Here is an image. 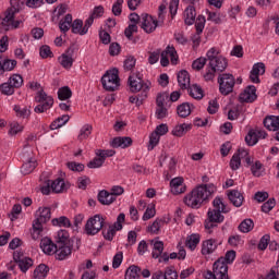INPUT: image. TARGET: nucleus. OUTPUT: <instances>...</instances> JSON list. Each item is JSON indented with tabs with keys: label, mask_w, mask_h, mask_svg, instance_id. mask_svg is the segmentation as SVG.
Returning a JSON list of instances; mask_svg holds the SVG:
<instances>
[{
	"label": "nucleus",
	"mask_w": 279,
	"mask_h": 279,
	"mask_svg": "<svg viewBox=\"0 0 279 279\" xmlns=\"http://www.w3.org/2000/svg\"><path fill=\"white\" fill-rule=\"evenodd\" d=\"M150 245H153V258H160V256H162V252H165V243L159 239H154L150 241Z\"/></svg>",
	"instance_id": "nucleus-26"
},
{
	"label": "nucleus",
	"mask_w": 279,
	"mask_h": 279,
	"mask_svg": "<svg viewBox=\"0 0 279 279\" xmlns=\"http://www.w3.org/2000/svg\"><path fill=\"white\" fill-rule=\"evenodd\" d=\"M129 88L131 93H146V95H149V90H151V82L143 81V78L136 75H131L129 76Z\"/></svg>",
	"instance_id": "nucleus-4"
},
{
	"label": "nucleus",
	"mask_w": 279,
	"mask_h": 279,
	"mask_svg": "<svg viewBox=\"0 0 279 279\" xmlns=\"http://www.w3.org/2000/svg\"><path fill=\"white\" fill-rule=\"evenodd\" d=\"M111 147H114V148H121V149H125L128 147H131L132 145V137H128V136H124V137H116L111 141L110 143Z\"/></svg>",
	"instance_id": "nucleus-24"
},
{
	"label": "nucleus",
	"mask_w": 279,
	"mask_h": 279,
	"mask_svg": "<svg viewBox=\"0 0 279 279\" xmlns=\"http://www.w3.org/2000/svg\"><path fill=\"white\" fill-rule=\"evenodd\" d=\"M223 211H219L217 209H209L207 215L208 219L211 223H223V215H221Z\"/></svg>",
	"instance_id": "nucleus-36"
},
{
	"label": "nucleus",
	"mask_w": 279,
	"mask_h": 279,
	"mask_svg": "<svg viewBox=\"0 0 279 279\" xmlns=\"http://www.w3.org/2000/svg\"><path fill=\"white\" fill-rule=\"evenodd\" d=\"M213 271L217 279H230L228 277V264L225 263L223 257L214 263Z\"/></svg>",
	"instance_id": "nucleus-13"
},
{
	"label": "nucleus",
	"mask_w": 279,
	"mask_h": 279,
	"mask_svg": "<svg viewBox=\"0 0 279 279\" xmlns=\"http://www.w3.org/2000/svg\"><path fill=\"white\" fill-rule=\"evenodd\" d=\"M193 129L192 124L189 123H181L173 126L171 134L172 136H177L178 138H182L186 132H191Z\"/></svg>",
	"instance_id": "nucleus-23"
},
{
	"label": "nucleus",
	"mask_w": 279,
	"mask_h": 279,
	"mask_svg": "<svg viewBox=\"0 0 279 279\" xmlns=\"http://www.w3.org/2000/svg\"><path fill=\"white\" fill-rule=\"evenodd\" d=\"M214 204V210H218L220 213H230V209L226 206L223 203V198L221 197H216L213 202Z\"/></svg>",
	"instance_id": "nucleus-52"
},
{
	"label": "nucleus",
	"mask_w": 279,
	"mask_h": 279,
	"mask_svg": "<svg viewBox=\"0 0 279 279\" xmlns=\"http://www.w3.org/2000/svg\"><path fill=\"white\" fill-rule=\"evenodd\" d=\"M167 101H169V93L163 92L157 95V99H156L157 106L166 107Z\"/></svg>",
	"instance_id": "nucleus-60"
},
{
	"label": "nucleus",
	"mask_w": 279,
	"mask_h": 279,
	"mask_svg": "<svg viewBox=\"0 0 279 279\" xmlns=\"http://www.w3.org/2000/svg\"><path fill=\"white\" fill-rule=\"evenodd\" d=\"M14 89L15 88L10 84L9 81L0 85L1 95H5L7 97L14 95Z\"/></svg>",
	"instance_id": "nucleus-55"
},
{
	"label": "nucleus",
	"mask_w": 279,
	"mask_h": 279,
	"mask_svg": "<svg viewBox=\"0 0 279 279\" xmlns=\"http://www.w3.org/2000/svg\"><path fill=\"white\" fill-rule=\"evenodd\" d=\"M206 62H207L206 58L199 57L193 61L192 69H194V71H202V69L206 66Z\"/></svg>",
	"instance_id": "nucleus-59"
},
{
	"label": "nucleus",
	"mask_w": 279,
	"mask_h": 279,
	"mask_svg": "<svg viewBox=\"0 0 279 279\" xmlns=\"http://www.w3.org/2000/svg\"><path fill=\"white\" fill-rule=\"evenodd\" d=\"M37 165L38 163L36 162V159H34V157L28 155L26 162H24L22 166L21 172L24 175H27V174L32 173V171H34V169H36Z\"/></svg>",
	"instance_id": "nucleus-33"
},
{
	"label": "nucleus",
	"mask_w": 279,
	"mask_h": 279,
	"mask_svg": "<svg viewBox=\"0 0 279 279\" xmlns=\"http://www.w3.org/2000/svg\"><path fill=\"white\" fill-rule=\"evenodd\" d=\"M23 130H24L23 124H21L19 122H11L9 134H10V136H16V134H21V132H23Z\"/></svg>",
	"instance_id": "nucleus-57"
},
{
	"label": "nucleus",
	"mask_w": 279,
	"mask_h": 279,
	"mask_svg": "<svg viewBox=\"0 0 279 279\" xmlns=\"http://www.w3.org/2000/svg\"><path fill=\"white\" fill-rule=\"evenodd\" d=\"M264 125L270 132H276L279 130V116H269L264 120Z\"/></svg>",
	"instance_id": "nucleus-29"
},
{
	"label": "nucleus",
	"mask_w": 279,
	"mask_h": 279,
	"mask_svg": "<svg viewBox=\"0 0 279 279\" xmlns=\"http://www.w3.org/2000/svg\"><path fill=\"white\" fill-rule=\"evenodd\" d=\"M199 241H202L199 233H192L191 235H187L185 246L187 250H191V252H195L197 245H199Z\"/></svg>",
	"instance_id": "nucleus-27"
},
{
	"label": "nucleus",
	"mask_w": 279,
	"mask_h": 279,
	"mask_svg": "<svg viewBox=\"0 0 279 279\" xmlns=\"http://www.w3.org/2000/svg\"><path fill=\"white\" fill-rule=\"evenodd\" d=\"M54 239L57 243H61V245H69V239H70L69 231L63 229L59 230L56 233Z\"/></svg>",
	"instance_id": "nucleus-42"
},
{
	"label": "nucleus",
	"mask_w": 279,
	"mask_h": 279,
	"mask_svg": "<svg viewBox=\"0 0 279 279\" xmlns=\"http://www.w3.org/2000/svg\"><path fill=\"white\" fill-rule=\"evenodd\" d=\"M123 223H125V214H120L117 217V221L104 232L106 241H112V239H114V234L120 230H123Z\"/></svg>",
	"instance_id": "nucleus-8"
},
{
	"label": "nucleus",
	"mask_w": 279,
	"mask_h": 279,
	"mask_svg": "<svg viewBox=\"0 0 279 279\" xmlns=\"http://www.w3.org/2000/svg\"><path fill=\"white\" fill-rule=\"evenodd\" d=\"M73 23V16L71 14H66L63 20L60 21L59 27L61 32H69L71 29V25Z\"/></svg>",
	"instance_id": "nucleus-49"
},
{
	"label": "nucleus",
	"mask_w": 279,
	"mask_h": 279,
	"mask_svg": "<svg viewBox=\"0 0 279 279\" xmlns=\"http://www.w3.org/2000/svg\"><path fill=\"white\" fill-rule=\"evenodd\" d=\"M23 5H25L24 0H11V8L8 10V12H13V14H16V12H21V10H23Z\"/></svg>",
	"instance_id": "nucleus-56"
},
{
	"label": "nucleus",
	"mask_w": 279,
	"mask_h": 279,
	"mask_svg": "<svg viewBox=\"0 0 279 279\" xmlns=\"http://www.w3.org/2000/svg\"><path fill=\"white\" fill-rule=\"evenodd\" d=\"M216 192L217 187L215 184L198 185L183 197V204L187 206V208L198 210V208L204 206V204H206V202H208Z\"/></svg>",
	"instance_id": "nucleus-1"
},
{
	"label": "nucleus",
	"mask_w": 279,
	"mask_h": 279,
	"mask_svg": "<svg viewBox=\"0 0 279 279\" xmlns=\"http://www.w3.org/2000/svg\"><path fill=\"white\" fill-rule=\"evenodd\" d=\"M158 23H161L160 20H156V17L149 14H142L141 16L142 29H144L146 34H151L153 32H156Z\"/></svg>",
	"instance_id": "nucleus-10"
},
{
	"label": "nucleus",
	"mask_w": 279,
	"mask_h": 279,
	"mask_svg": "<svg viewBox=\"0 0 279 279\" xmlns=\"http://www.w3.org/2000/svg\"><path fill=\"white\" fill-rule=\"evenodd\" d=\"M9 84L14 88L23 86V76L21 74H13L9 77Z\"/></svg>",
	"instance_id": "nucleus-53"
},
{
	"label": "nucleus",
	"mask_w": 279,
	"mask_h": 279,
	"mask_svg": "<svg viewBox=\"0 0 279 279\" xmlns=\"http://www.w3.org/2000/svg\"><path fill=\"white\" fill-rule=\"evenodd\" d=\"M37 223H49L51 221V208L41 206L34 213V220Z\"/></svg>",
	"instance_id": "nucleus-12"
},
{
	"label": "nucleus",
	"mask_w": 279,
	"mask_h": 279,
	"mask_svg": "<svg viewBox=\"0 0 279 279\" xmlns=\"http://www.w3.org/2000/svg\"><path fill=\"white\" fill-rule=\"evenodd\" d=\"M193 112V105L189 102H183L177 107V113L181 119H186Z\"/></svg>",
	"instance_id": "nucleus-34"
},
{
	"label": "nucleus",
	"mask_w": 279,
	"mask_h": 279,
	"mask_svg": "<svg viewBox=\"0 0 279 279\" xmlns=\"http://www.w3.org/2000/svg\"><path fill=\"white\" fill-rule=\"evenodd\" d=\"M14 112L16 117L20 119H29V116L32 114V111L27 107H21L19 105L14 106Z\"/></svg>",
	"instance_id": "nucleus-45"
},
{
	"label": "nucleus",
	"mask_w": 279,
	"mask_h": 279,
	"mask_svg": "<svg viewBox=\"0 0 279 279\" xmlns=\"http://www.w3.org/2000/svg\"><path fill=\"white\" fill-rule=\"evenodd\" d=\"M245 142L251 147H253V145H256V143H258V135L256 134L255 129H252L248 131L247 135L245 136Z\"/></svg>",
	"instance_id": "nucleus-54"
},
{
	"label": "nucleus",
	"mask_w": 279,
	"mask_h": 279,
	"mask_svg": "<svg viewBox=\"0 0 279 279\" xmlns=\"http://www.w3.org/2000/svg\"><path fill=\"white\" fill-rule=\"evenodd\" d=\"M240 101L252 104L256 99V86L250 85L239 96Z\"/></svg>",
	"instance_id": "nucleus-17"
},
{
	"label": "nucleus",
	"mask_w": 279,
	"mask_h": 279,
	"mask_svg": "<svg viewBox=\"0 0 279 279\" xmlns=\"http://www.w3.org/2000/svg\"><path fill=\"white\" fill-rule=\"evenodd\" d=\"M93 134V125L84 124L77 135V141H86Z\"/></svg>",
	"instance_id": "nucleus-43"
},
{
	"label": "nucleus",
	"mask_w": 279,
	"mask_h": 279,
	"mask_svg": "<svg viewBox=\"0 0 279 279\" xmlns=\"http://www.w3.org/2000/svg\"><path fill=\"white\" fill-rule=\"evenodd\" d=\"M69 119H71V117H69V114H63L62 117H59L57 120H54L50 124V130H58V129L66 125V123H69Z\"/></svg>",
	"instance_id": "nucleus-44"
},
{
	"label": "nucleus",
	"mask_w": 279,
	"mask_h": 279,
	"mask_svg": "<svg viewBox=\"0 0 279 279\" xmlns=\"http://www.w3.org/2000/svg\"><path fill=\"white\" fill-rule=\"evenodd\" d=\"M125 279H141V267L130 266L125 271Z\"/></svg>",
	"instance_id": "nucleus-37"
},
{
	"label": "nucleus",
	"mask_w": 279,
	"mask_h": 279,
	"mask_svg": "<svg viewBox=\"0 0 279 279\" xmlns=\"http://www.w3.org/2000/svg\"><path fill=\"white\" fill-rule=\"evenodd\" d=\"M105 219L101 215H95L90 217L85 225V233L89 236H95V234H99L101 232V228H104Z\"/></svg>",
	"instance_id": "nucleus-6"
},
{
	"label": "nucleus",
	"mask_w": 279,
	"mask_h": 279,
	"mask_svg": "<svg viewBox=\"0 0 279 279\" xmlns=\"http://www.w3.org/2000/svg\"><path fill=\"white\" fill-rule=\"evenodd\" d=\"M154 217H156V205L151 203L146 207L142 219L143 221H149V219H154Z\"/></svg>",
	"instance_id": "nucleus-51"
},
{
	"label": "nucleus",
	"mask_w": 279,
	"mask_h": 279,
	"mask_svg": "<svg viewBox=\"0 0 279 279\" xmlns=\"http://www.w3.org/2000/svg\"><path fill=\"white\" fill-rule=\"evenodd\" d=\"M242 160H244L246 165H252V157L250 156V151L243 148L234 153L230 160V168L232 169V171H236L241 168Z\"/></svg>",
	"instance_id": "nucleus-7"
},
{
	"label": "nucleus",
	"mask_w": 279,
	"mask_h": 279,
	"mask_svg": "<svg viewBox=\"0 0 279 279\" xmlns=\"http://www.w3.org/2000/svg\"><path fill=\"white\" fill-rule=\"evenodd\" d=\"M159 143L160 136L153 131V133L149 136L148 151H151V149H154V147H156Z\"/></svg>",
	"instance_id": "nucleus-61"
},
{
	"label": "nucleus",
	"mask_w": 279,
	"mask_h": 279,
	"mask_svg": "<svg viewBox=\"0 0 279 279\" xmlns=\"http://www.w3.org/2000/svg\"><path fill=\"white\" fill-rule=\"evenodd\" d=\"M101 84L105 90H109L110 93L118 90L121 86V78H119V70H108L101 77Z\"/></svg>",
	"instance_id": "nucleus-2"
},
{
	"label": "nucleus",
	"mask_w": 279,
	"mask_h": 279,
	"mask_svg": "<svg viewBox=\"0 0 279 279\" xmlns=\"http://www.w3.org/2000/svg\"><path fill=\"white\" fill-rule=\"evenodd\" d=\"M58 62L63 69H71V66H73V62H75V60L73 59V50H68L62 53L58 58Z\"/></svg>",
	"instance_id": "nucleus-21"
},
{
	"label": "nucleus",
	"mask_w": 279,
	"mask_h": 279,
	"mask_svg": "<svg viewBox=\"0 0 279 279\" xmlns=\"http://www.w3.org/2000/svg\"><path fill=\"white\" fill-rule=\"evenodd\" d=\"M155 117L157 119H167V117H169V109H167V107L157 106Z\"/></svg>",
	"instance_id": "nucleus-62"
},
{
	"label": "nucleus",
	"mask_w": 279,
	"mask_h": 279,
	"mask_svg": "<svg viewBox=\"0 0 279 279\" xmlns=\"http://www.w3.org/2000/svg\"><path fill=\"white\" fill-rule=\"evenodd\" d=\"M54 254L58 260H64L71 256V246L69 244H61V246L56 248Z\"/></svg>",
	"instance_id": "nucleus-31"
},
{
	"label": "nucleus",
	"mask_w": 279,
	"mask_h": 279,
	"mask_svg": "<svg viewBox=\"0 0 279 279\" xmlns=\"http://www.w3.org/2000/svg\"><path fill=\"white\" fill-rule=\"evenodd\" d=\"M40 250L41 252H44V254H47L48 256H53V254H56L57 245L51 239L46 236L43 238L40 241Z\"/></svg>",
	"instance_id": "nucleus-19"
},
{
	"label": "nucleus",
	"mask_w": 279,
	"mask_h": 279,
	"mask_svg": "<svg viewBox=\"0 0 279 279\" xmlns=\"http://www.w3.org/2000/svg\"><path fill=\"white\" fill-rule=\"evenodd\" d=\"M169 60L171 64H178L179 57L175 48L168 46L167 49L161 52L160 64L161 66H169Z\"/></svg>",
	"instance_id": "nucleus-11"
},
{
	"label": "nucleus",
	"mask_w": 279,
	"mask_h": 279,
	"mask_svg": "<svg viewBox=\"0 0 279 279\" xmlns=\"http://www.w3.org/2000/svg\"><path fill=\"white\" fill-rule=\"evenodd\" d=\"M90 25H93V20H86L85 24L82 20H75L72 24L73 34H80V36H84L88 34V29H90Z\"/></svg>",
	"instance_id": "nucleus-14"
},
{
	"label": "nucleus",
	"mask_w": 279,
	"mask_h": 279,
	"mask_svg": "<svg viewBox=\"0 0 279 279\" xmlns=\"http://www.w3.org/2000/svg\"><path fill=\"white\" fill-rule=\"evenodd\" d=\"M98 202L104 206H110V204H114V202H117V197H113L111 192L102 190L98 193Z\"/></svg>",
	"instance_id": "nucleus-28"
},
{
	"label": "nucleus",
	"mask_w": 279,
	"mask_h": 279,
	"mask_svg": "<svg viewBox=\"0 0 279 279\" xmlns=\"http://www.w3.org/2000/svg\"><path fill=\"white\" fill-rule=\"evenodd\" d=\"M246 167H250L254 178H262V175H265V167L258 160L254 161V159L251 158V165H246Z\"/></svg>",
	"instance_id": "nucleus-22"
},
{
	"label": "nucleus",
	"mask_w": 279,
	"mask_h": 279,
	"mask_svg": "<svg viewBox=\"0 0 279 279\" xmlns=\"http://www.w3.org/2000/svg\"><path fill=\"white\" fill-rule=\"evenodd\" d=\"M35 101L39 104L34 109L37 114H41L43 112H47V110H51V108H53V97L49 96L45 92L36 93Z\"/></svg>",
	"instance_id": "nucleus-3"
},
{
	"label": "nucleus",
	"mask_w": 279,
	"mask_h": 279,
	"mask_svg": "<svg viewBox=\"0 0 279 279\" xmlns=\"http://www.w3.org/2000/svg\"><path fill=\"white\" fill-rule=\"evenodd\" d=\"M73 97V92L69 86H63L58 89V98L61 101H66V99H71Z\"/></svg>",
	"instance_id": "nucleus-46"
},
{
	"label": "nucleus",
	"mask_w": 279,
	"mask_h": 279,
	"mask_svg": "<svg viewBox=\"0 0 279 279\" xmlns=\"http://www.w3.org/2000/svg\"><path fill=\"white\" fill-rule=\"evenodd\" d=\"M197 13L195 12V7L189 5L184 11V21L186 25H193L195 23V17Z\"/></svg>",
	"instance_id": "nucleus-35"
},
{
	"label": "nucleus",
	"mask_w": 279,
	"mask_h": 279,
	"mask_svg": "<svg viewBox=\"0 0 279 279\" xmlns=\"http://www.w3.org/2000/svg\"><path fill=\"white\" fill-rule=\"evenodd\" d=\"M170 192L172 195H182V193H186V183H184V178H173L170 181Z\"/></svg>",
	"instance_id": "nucleus-15"
},
{
	"label": "nucleus",
	"mask_w": 279,
	"mask_h": 279,
	"mask_svg": "<svg viewBox=\"0 0 279 279\" xmlns=\"http://www.w3.org/2000/svg\"><path fill=\"white\" fill-rule=\"evenodd\" d=\"M178 82L182 90H185V88H189V86H191V75H189V72L185 70H181L178 73Z\"/></svg>",
	"instance_id": "nucleus-30"
},
{
	"label": "nucleus",
	"mask_w": 279,
	"mask_h": 279,
	"mask_svg": "<svg viewBox=\"0 0 279 279\" xmlns=\"http://www.w3.org/2000/svg\"><path fill=\"white\" fill-rule=\"evenodd\" d=\"M207 21L219 25L221 23V13L207 11Z\"/></svg>",
	"instance_id": "nucleus-63"
},
{
	"label": "nucleus",
	"mask_w": 279,
	"mask_h": 279,
	"mask_svg": "<svg viewBox=\"0 0 279 279\" xmlns=\"http://www.w3.org/2000/svg\"><path fill=\"white\" fill-rule=\"evenodd\" d=\"M240 232L246 234L247 232H252L254 230V220L253 219H244L239 226Z\"/></svg>",
	"instance_id": "nucleus-48"
},
{
	"label": "nucleus",
	"mask_w": 279,
	"mask_h": 279,
	"mask_svg": "<svg viewBox=\"0 0 279 279\" xmlns=\"http://www.w3.org/2000/svg\"><path fill=\"white\" fill-rule=\"evenodd\" d=\"M189 95L193 97V99H203L204 98V89L197 84L190 86Z\"/></svg>",
	"instance_id": "nucleus-41"
},
{
	"label": "nucleus",
	"mask_w": 279,
	"mask_h": 279,
	"mask_svg": "<svg viewBox=\"0 0 279 279\" xmlns=\"http://www.w3.org/2000/svg\"><path fill=\"white\" fill-rule=\"evenodd\" d=\"M17 260V265L21 269V271H23V274L27 272V270L29 269V267H32L34 265V260H32V258L29 257H19Z\"/></svg>",
	"instance_id": "nucleus-40"
},
{
	"label": "nucleus",
	"mask_w": 279,
	"mask_h": 279,
	"mask_svg": "<svg viewBox=\"0 0 279 279\" xmlns=\"http://www.w3.org/2000/svg\"><path fill=\"white\" fill-rule=\"evenodd\" d=\"M166 279H178V271L173 267H167L163 271Z\"/></svg>",
	"instance_id": "nucleus-64"
},
{
	"label": "nucleus",
	"mask_w": 279,
	"mask_h": 279,
	"mask_svg": "<svg viewBox=\"0 0 279 279\" xmlns=\"http://www.w3.org/2000/svg\"><path fill=\"white\" fill-rule=\"evenodd\" d=\"M51 223L52 226H59V228H71V220L65 216L52 219Z\"/></svg>",
	"instance_id": "nucleus-50"
},
{
	"label": "nucleus",
	"mask_w": 279,
	"mask_h": 279,
	"mask_svg": "<svg viewBox=\"0 0 279 279\" xmlns=\"http://www.w3.org/2000/svg\"><path fill=\"white\" fill-rule=\"evenodd\" d=\"M51 191L53 193H64V191H66V183H64V179H56L52 181Z\"/></svg>",
	"instance_id": "nucleus-38"
},
{
	"label": "nucleus",
	"mask_w": 279,
	"mask_h": 279,
	"mask_svg": "<svg viewBox=\"0 0 279 279\" xmlns=\"http://www.w3.org/2000/svg\"><path fill=\"white\" fill-rule=\"evenodd\" d=\"M171 221V218L169 216H162L161 218H157L149 227L148 232H151V234H159L160 229L166 226V223H169Z\"/></svg>",
	"instance_id": "nucleus-18"
},
{
	"label": "nucleus",
	"mask_w": 279,
	"mask_h": 279,
	"mask_svg": "<svg viewBox=\"0 0 279 279\" xmlns=\"http://www.w3.org/2000/svg\"><path fill=\"white\" fill-rule=\"evenodd\" d=\"M217 247L218 244L215 239H207L202 242L201 254L203 256H210V254H215Z\"/></svg>",
	"instance_id": "nucleus-16"
},
{
	"label": "nucleus",
	"mask_w": 279,
	"mask_h": 279,
	"mask_svg": "<svg viewBox=\"0 0 279 279\" xmlns=\"http://www.w3.org/2000/svg\"><path fill=\"white\" fill-rule=\"evenodd\" d=\"M147 97H149V94H146V90L144 89V93H140L137 96H131L129 101L130 104H135V106H143Z\"/></svg>",
	"instance_id": "nucleus-47"
},
{
	"label": "nucleus",
	"mask_w": 279,
	"mask_h": 279,
	"mask_svg": "<svg viewBox=\"0 0 279 279\" xmlns=\"http://www.w3.org/2000/svg\"><path fill=\"white\" fill-rule=\"evenodd\" d=\"M16 60L5 59L3 61L0 60V65L4 69V71H14L16 68Z\"/></svg>",
	"instance_id": "nucleus-58"
},
{
	"label": "nucleus",
	"mask_w": 279,
	"mask_h": 279,
	"mask_svg": "<svg viewBox=\"0 0 279 279\" xmlns=\"http://www.w3.org/2000/svg\"><path fill=\"white\" fill-rule=\"evenodd\" d=\"M29 234L33 241H38L43 236V234H45V225L33 220Z\"/></svg>",
	"instance_id": "nucleus-20"
},
{
	"label": "nucleus",
	"mask_w": 279,
	"mask_h": 279,
	"mask_svg": "<svg viewBox=\"0 0 279 279\" xmlns=\"http://www.w3.org/2000/svg\"><path fill=\"white\" fill-rule=\"evenodd\" d=\"M209 66L215 69L216 72L219 71L221 73L223 72L225 69H228V59L222 56H219L209 62Z\"/></svg>",
	"instance_id": "nucleus-25"
},
{
	"label": "nucleus",
	"mask_w": 279,
	"mask_h": 279,
	"mask_svg": "<svg viewBox=\"0 0 279 279\" xmlns=\"http://www.w3.org/2000/svg\"><path fill=\"white\" fill-rule=\"evenodd\" d=\"M48 274H49V267H47V265L45 264H41L34 270L33 278L45 279L47 278Z\"/></svg>",
	"instance_id": "nucleus-39"
},
{
	"label": "nucleus",
	"mask_w": 279,
	"mask_h": 279,
	"mask_svg": "<svg viewBox=\"0 0 279 279\" xmlns=\"http://www.w3.org/2000/svg\"><path fill=\"white\" fill-rule=\"evenodd\" d=\"M219 84V93L221 95L228 96L232 90H234V84H236V80L234 75L230 73H222L218 76Z\"/></svg>",
	"instance_id": "nucleus-5"
},
{
	"label": "nucleus",
	"mask_w": 279,
	"mask_h": 279,
	"mask_svg": "<svg viewBox=\"0 0 279 279\" xmlns=\"http://www.w3.org/2000/svg\"><path fill=\"white\" fill-rule=\"evenodd\" d=\"M228 197L230 202L233 204V206H235L236 208H241V206H243L244 197L243 194H241V192L233 190L228 193Z\"/></svg>",
	"instance_id": "nucleus-32"
},
{
	"label": "nucleus",
	"mask_w": 279,
	"mask_h": 279,
	"mask_svg": "<svg viewBox=\"0 0 279 279\" xmlns=\"http://www.w3.org/2000/svg\"><path fill=\"white\" fill-rule=\"evenodd\" d=\"M23 21H14V12L7 11L4 17L0 19L1 29L10 32V29H16L21 26Z\"/></svg>",
	"instance_id": "nucleus-9"
}]
</instances>
